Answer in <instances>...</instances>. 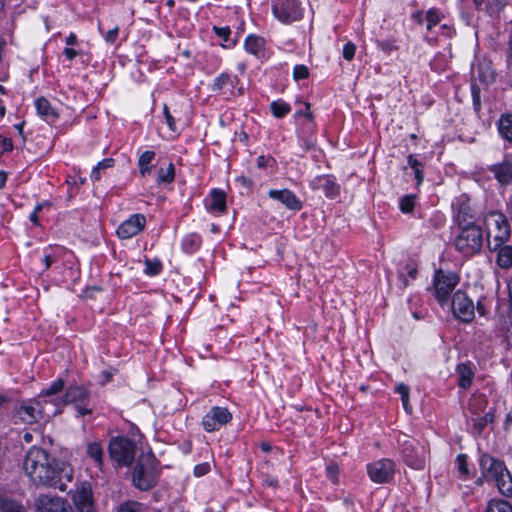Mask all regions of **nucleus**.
Listing matches in <instances>:
<instances>
[{"label":"nucleus","instance_id":"nucleus-1","mask_svg":"<svg viewBox=\"0 0 512 512\" xmlns=\"http://www.w3.org/2000/svg\"><path fill=\"white\" fill-rule=\"evenodd\" d=\"M23 469L31 482L66 491L67 483L73 480L70 464L52 457L46 450L33 446L26 453Z\"/></svg>","mask_w":512,"mask_h":512},{"label":"nucleus","instance_id":"nucleus-2","mask_svg":"<svg viewBox=\"0 0 512 512\" xmlns=\"http://www.w3.org/2000/svg\"><path fill=\"white\" fill-rule=\"evenodd\" d=\"M479 467L481 476L476 481L478 485L484 481L494 483L502 495H512V476L503 461L483 453L479 457Z\"/></svg>","mask_w":512,"mask_h":512},{"label":"nucleus","instance_id":"nucleus-3","mask_svg":"<svg viewBox=\"0 0 512 512\" xmlns=\"http://www.w3.org/2000/svg\"><path fill=\"white\" fill-rule=\"evenodd\" d=\"M61 399L45 400L38 396L22 401L16 409V417L24 424H34L61 412Z\"/></svg>","mask_w":512,"mask_h":512},{"label":"nucleus","instance_id":"nucleus-4","mask_svg":"<svg viewBox=\"0 0 512 512\" xmlns=\"http://www.w3.org/2000/svg\"><path fill=\"white\" fill-rule=\"evenodd\" d=\"M484 224L487 231V241L489 249L505 244L510 235V224L506 216L498 211H490L485 215Z\"/></svg>","mask_w":512,"mask_h":512},{"label":"nucleus","instance_id":"nucleus-5","mask_svg":"<svg viewBox=\"0 0 512 512\" xmlns=\"http://www.w3.org/2000/svg\"><path fill=\"white\" fill-rule=\"evenodd\" d=\"M132 480L135 487L146 491L154 487L157 480L155 458L152 454L141 455L133 470Z\"/></svg>","mask_w":512,"mask_h":512},{"label":"nucleus","instance_id":"nucleus-6","mask_svg":"<svg viewBox=\"0 0 512 512\" xmlns=\"http://www.w3.org/2000/svg\"><path fill=\"white\" fill-rule=\"evenodd\" d=\"M486 407V397L483 394H473L465 409L467 421L472 422L476 433H480L493 420V414L490 411H486Z\"/></svg>","mask_w":512,"mask_h":512},{"label":"nucleus","instance_id":"nucleus-7","mask_svg":"<svg viewBox=\"0 0 512 512\" xmlns=\"http://www.w3.org/2000/svg\"><path fill=\"white\" fill-rule=\"evenodd\" d=\"M482 243V230L475 224H469L462 228L454 241L455 248L467 256L477 253Z\"/></svg>","mask_w":512,"mask_h":512},{"label":"nucleus","instance_id":"nucleus-8","mask_svg":"<svg viewBox=\"0 0 512 512\" xmlns=\"http://www.w3.org/2000/svg\"><path fill=\"white\" fill-rule=\"evenodd\" d=\"M108 449L111 459L119 467L131 465L136 455L135 442L126 437L111 438Z\"/></svg>","mask_w":512,"mask_h":512},{"label":"nucleus","instance_id":"nucleus-9","mask_svg":"<svg viewBox=\"0 0 512 512\" xmlns=\"http://www.w3.org/2000/svg\"><path fill=\"white\" fill-rule=\"evenodd\" d=\"M272 14L282 24H291L303 18L299 0H272Z\"/></svg>","mask_w":512,"mask_h":512},{"label":"nucleus","instance_id":"nucleus-10","mask_svg":"<svg viewBox=\"0 0 512 512\" xmlns=\"http://www.w3.org/2000/svg\"><path fill=\"white\" fill-rule=\"evenodd\" d=\"M366 471L373 483L387 484L394 479L396 464L392 459L382 458L368 463Z\"/></svg>","mask_w":512,"mask_h":512},{"label":"nucleus","instance_id":"nucleus-11","mask_svg":"<svg viewBox=\"0 0 512 512\" xmlns=\"http://www.w3.org/2000/svg\"><path fill=\"white\" fill-rule=\"evenodd\" d=\"M239 84L240 80L237 75L223 72L215 77L210 85V90L216 94L224 96L226 99H230L243 94V87L239 86Z\"/></svg>","mask_w":512,"mask_h":512},{"label":"nucleus","instance_id":"nucleus-12","mask_svg":"<svg viewBox=\"0 0 512 512\" xmlns=\"http://www.w3.org/2000/svg\"><path fill=\"white\" fill-rule=\"evenodd\" d=\"M402 447V455L405 463L416 470L424 468L425 465V448L414 439L399 440Z\"/></svg>","mask_w":512,"mask_h":512},{"label":"nucleus","instance_id":"nucleus-13","mask_svg":"<svg viewBox=\"0 0 512 512\" xmlns=\"http://www.w3.org/2000/svg\"><path fill=\"white\" fill-rule=\"evenodd\" d=\"M459 282V278L455 273L438 271L434 277L435 296L438 302L443 305L448 303L449 297L453 289Z\"/></svg>","mask_w":512,"mask_h":512},{"label":"nucleus","instance_id":"nucleus-14","mask_svg":"<svg viewBox=\"0 0 512 512\" xmlns=\"http://www.w3.org/2000/svg\"><path fill=\"white\" fill-rule=\"evenodd\" d=\"M232 420V414L226 407L214 406L202 418L203 429L208 432L220 430Z\"/></svg>","mask_w":512,"mask_h":512},{"label":"nucleus","instance_id":"nucleus-15","mask_svg":"<svg viewBox=\"0 0 512 512\" xmlns=\"http://www.w3.org/2000/svg\"><path fill=\"white\" fill-rule=\"evenodd\" d=\"M451 308L456 318L469 322L474 318V304L465 292L458 290L453 295Z\"/></svg>","mask_w":512,"mask_h":512},{"label":"nucleus","instance_id":"nucleus-16","mask_svg":"<svg viewBox=\"0 0 512 512\" xmlns=\"http://www.w3.org/2000/svg\"><path fill=\"white\" fill-rule=\"evenodd\" d=\"M37 512H72L69 502L58 496L40 495L35 500Z\"/></svg>","mask_w":512,"mask_h":512},{"label":"nucleus","instance_id":"nucleus-17","mask_svg":"<svg viewBox=\"0 0 512 512\" xmlns=\"http://www.w3.org/2000/svg\"><path fill=\"white\" fill-rule=\"evenodd\" d=\"M146 225L143 214L136 213L124 220L117 228V236L121 239H130L141 232Z\"/></svg>","mask_w":512,"mask_h":512},{"label":"nucleus","instance_id":"nucleus-18","mask_svg":"<svg viewBox=\"0 0 512 512\" xmlns=\"http://www.w3.org/2000/svg\"><path fill=\"white\" fill-rule=\"evenodd\" d=\"M87 399L88 392L84 387L70 386L61 399L63 401L61 409L68 403H74L80 415L89 414L91 410L84 406Z\"/></svg>","mask_w":512,"mask_h":512},{"label":"nucleus","instance_id":"nucleus-19","mask_svg":"<svg viewBox=\"0 0 512 512\" xmlns=\"http://www.w3.org/2000/svg\"><path fill=\"white\" fill-rule=\"evenodd\" d=\"M310 187L315 191H322L330 199H335L340 195V185L330 174L315 177L311 180Z\"/></svg>","mask_w":512,"mask_h":512},{"label":"nucleus","instance_id":"nucleus-20","mask_svg":"<svg viewBox=\"0 0 512 512\" xmlns=\"http://www.w3.org/2000/svg\"><path fill=\"white\" fill-rule=\"evenodd\" d=\"M72 498L79 512H94L92 490L88 483H81L77 486Z\"/></svg>","mask_w":512,"mask_h":512},{"label":"nucleus","instance_id":"nucleus-21","mask_svg":"<svg viewBox=\"0 0 512 512\" xmlns=\"http://www.w3.org/2000/svg\"><path fill=\"white\" fill-rule=\"evenodd\" d=\"M226 193L218 188H213L204 199L206 210L214 215L220 216L226 212Z\"/></svg>","mask_w":512,"mask_h":512},{"label":"nucleus","instance_id":"nucleus-22","mask_svg":"<svg viewBox=\"0 0 512 512\" xmlns=\"http://www.w3.org/2000/svg\"><path fill=\"white\" fill-rule=\"evenodd\" d=\"M268 197L279 201L287 209L295 212L300 211L303 207L302 201L289 189H271L268 191Z\"/></svg>","mask_w":512,"mask_h":512},{"label":"nucleus","instance_id":"nucleus-23","mask_svg":"<svg viewBox=\"0 0 512 512\" xmlns=\"http://www.w3.org/2000/svg\"><path fill=\"white\" fill-rule=\"evenodd\" d=\"M266 41L263 37L250 34L245 38L244 49L247 53L261 58L265 54Z\"/></svg>","mask_w":512,"mask_h":512},{"label":"nucleus","instance_id":"nucleus-24","mask_svg":"<svg viewBox=\"0 0 512 512\" xmlns=\"http://www.w3.org/2000/svg\"><path fill=\"white\" fill-rule=\"evenodd\" d=\"M35 107H36L37 113L42 118H44V120L48 123H53L58 117L56 110L51 106L50 102L45 98H38L35 101Z\"/></svg>","mask_w":512,"mask_h":512},{"label":"nucleus","instance_id":"nucleus-25","mask_svg":"<svg viewBox=\"0 0 512 512\" xmlns=\"http://www.w3.org/2000/svg\"><path fill=\"white\" fill-rule=\"evenodd\" d=\"M86 453L101 471L104 462V450L100 442L92 441L87 443Z\"/></svg>","mask_w":512,"mask_h":512},{"label":"nucleus","instance_id":"nucleus-26","mask_svg":"<svg viewBox=\"0 0 512 512\" xmlns=\"http://www.w3.org/2000/svg\"><path fill=\"white\" fill-rule=\"evenodd\" d=\"M418 268L415 262L409 261L404 267L398 270V277L401 282V288H406L409 285V279H416Z\"/></svg>","mask_w":512,"mask_h":512},{"label":"nucleus","instance_id":"nucleus-27","mask_svg":"<svg viewBox=\"0 0 512 512\" xmlns=\"http://www.w3.org/2000/svg\"><path fill=\"white\" fill-rule=\"evenodd\" d=\"M202 243L201 236L197 233H189L185 235L181 241V248L186 254L196 253Z\"/></svg>","mask_w":512,"mask_h":512},{"label":"nucleus","instance_id":"nucleus-28","mask_svg":"<svg viewBox=\"0 0 512 512\" xmlns=\"http://www.w3.org/2000/svg\"><path fill=\"white\" fill-rule=\"evenodd\" d=\"M155 158V152L152 150H146L139 155L138 158V169L141 176L145 177L150 175L152 172V162Z\"/></svg>","mask_w":512,"mask_h":512},{"label":"nucleus","instance_id":"nucleus-29","mask_svg":"<svg viewBox=\"0 0 512 512\" xmlns=\"http://www.w3.org/2000/svg\"><path fill=\"white\" fill-rule=\"evenodd\" d=\"M498 131L501 137L512 143V114L501 115L497 123Z\"/></svg>","mask_w":512,"mask_h":512},{"label":"nucleus","instance_id":"nucleus-30","mask_svg":"<svg viewBox=\"0 0 512 512\" xmlns=\"http://www.w3.org/2000/svg\"><path fill=\"white\" fill-rule=\"evenodd\" d=\"M496 263L503 269H508L512 266V246L502 244L497 247Z\"/></svg>","mask_w":512,"mask_h":512},{"label":"nucleus","instance_id":"nucleus-31","mask_svg":"<svg viewBox=\"0 0 512 512\" xmlns=\"http://www.w3.org/2000/svg\"><path fill=\"white\" fill-rule=\"evenodd\" d=\"M492 171L501 184H508L512 181V164L502 163L495 165Z\"/></svg>","mask_w":512,"mask_h":512},{"label":"nucleus","instance_id":"nucleus-32","mask_svg":"<svg viewBox=\"0 0 512 512\" xmlns=\"http://www.w3.org/2000/svg\"><path fill=\"white\" fill-rule=\"evenodd\" d=\"M63 388L64 381L58 378L53 381L47 389L42 391L38 397L45 400L62 399V396H59L58 394L63 390Z\"/></svg>","mask_w":512,"mask_h":512},{"label":"nucleus","instance_id":"nucleus-33","mask_svg":"<svg viewBox=\"0 0 512 512\" xmlns=\"http://www.w3.org/2000/svg\"><path fill=\"white\" fill-rule=\"evenodd\" d=\"M457 373L459 386L463 389L469 388L474 378V372L471 367L468 364H460L457 367Z\"/></svg>","mask_w":512,"mask_h":512},{"label":"nucleus","instance_id":"nucleus-34","mask_svg":"<svg viewBox=\"0 0 512 512\" xmlns=\"http://www.w3.org/2000/svg\"><path fill=\"white\" fill-rule=\"evenodd\" d=\"M270 109L276 118H283L291 111L290 105L282 100L273 101L270 104Z\"/></svg>","mask_w":512,"mask_h":512},{"label":"nucleus","instance_id":"nucleus-35","mask_svg":"<svg viewBox=\"0 0 512 512\" xmlns=\"http://www.w3.org/2000/svg\"><path fill=\"white\" fill-rule=\"evenodd\" d=\"M442 18L443 15L438 9H429L425 14L426 29L431 31L437 24L441 22Z\"/></svg>","mask_w":512,"mask_h":512},{"label":"nucleus","instance_id":"nucleus-36","mask_svg":"<svg viewBox=\"0 0 512 512\" xmlns=\"http://www.w3.org/2000/svg\"><path fill=\"white\" fill-rule=\"evenodd\" d=\"M0 512H27L19 503L0 497Z\"/></svg>","mask_w":512,"mask_h":512},{"label":"nucleus","instance_id":"nucleus-37","mask_svg":"<svg viewBox=\"0 0 512 512\" xmlns=\"http://www.w3.org/2000/svg\"><path fill=\"white\" fill-rule=\"evenodd\" d=\"M175 178V168L172 163H169L166 169H159L158 171V183L159 184H169L173 182Z\"/></svg>","mask_w":512,"mask_h":512},{"label":"nucleus","instance_id":"nucleus-38","mask_svg":"<svg viewBox=\"0 0 512 512\" xmlns=\"http://www.w3.org/2000/svg\"><path fill=\"white\" fill-rule=\"evenodd\" d=\"M486 512H512V506L504 500L489 501Z\"/></svg>","mask_w":512,"mask_h":512},{"label":"nucleus","instance_id":"nucleus-39","mask_svg":"<svg viewBox=\"0 0 512 512\" xmlns=\"http://www.w3.org/2000/svg\"><path fill=\"white\" fill-rule=\"evenodd\" d=\"M416 203V196L405 195L399 200V209L404 214H409L413 211Z\"/></svg>","mask_w":512,"mask_h":512},{"label":"nucleus","instance_id":"nucleus-40","mask_svg":"<svg viewBox=\"0 0 512 512\" xmlns=\"http://www.w3.org/2000/svg\"><path fill=\"white\" fill-rule=\"evenodd\" d=\"M395 391L401 396V400H402L404 409L407 412L410 411V408H409V391H410V389H409V387L407 385H405L404 383H399L396 386Z\"/></svg>","mask_w":512,"mask_h":512},{"label":"nucleus","instance_id":"nucleus-41","mask_svg":"<svg viewBox=\"0 0 512 512\" xmlns=\"http://www.w3.org/2000/svg\"><path fill=\"white\" fill-rule=\"evenodd\" d=\"M117 512H143V509L139 502L128 500L119 505Z\"/></svg>","mask_w":512,"mask_h":512},{"label":"nucleus","instance_id":"nucleus-42","mask_svg":"<svg viewBox=\"0 0 512 512\" xmlns=\"http://www.w3.org/2000/svg\"><path fill=\"white\" fill-rule=\"evenodd\" d=\"M162 270V264L159 260H146L145 273L150 276L158 275Z\"/></svg>","mask_w":512,"mask_h":512},{"label":"nucleus","instance_id":"nucleus-43","mask_svg":"<svg viewBox=\"0 0 512 512\" xmlns=\"http://www.w3.org/2000/svg\"><path fill=\"white\" fill-rule=\"evenodd\" d=\"M456 464L460 475L463 476L464 478H467L470 475L467 463V456L465 454H459L456 458Z\"/></svg>","mask_w":512,"mask_h":512},{"label":"nucleus","instance_id":"nucleus-44","mask_svg":"<svg viewBox=\"0 0 512 512\" xmlns=\"http://www.w3.org/2000/svg\"><path fill=\"white\" fill-rule=\"evenodd\" d=\"M326 476L334 484L338 483L339 467L335 463L326 466Z\"/></svg>","mask_w":512,"mask_h":512},{"label":"nucleus","instance_id":"nucleus-45","mask_svg":"<svg viewBox=\"0 0 512 512\" xmlns=\"http://www.w3.org/2000/svg\"><path fill=\"white\" fill-rule=\"evenodd\" d=\"M309 71L305 65H296L293 69V77L296 81L308 78Z\"/></svg>","mask_w":512,"mask_h":512},{"label":"nucleus","instance_id":"nucleus-46","mask_svg":"<svg viewBox=\"0 0 512 512\" xmlns=\"http://www.w3.org/2000/svg\"><path fill=\"white\" fill-rule=\"evenodd\" d=\"M356 52V46L352 42H347L343 47V58L347 61H351Z\"/></svg>","mask_w":512,"mask_h":512},{"label":"nucleus","instance_id":"nucleus-47","mask_svg":"<svg viewBox=\"0 0 512 512\" xmlns=\"http://www.w3.org/2000/svg\"><path fill=\"white\" fill-rule=\"evenodd\" d=\"M163 115L165 117L166 123L171 131H176V121L175 118L170 114L169 108L166 104L163 106Z\"/></svg>","mask_w":512,"mask_h":512},{"label":"nucleus","instance_id":"nucleus-48","mask_svg":"<svg viewBox=\"0 0 512 512\" xmlns=\"http://www.w3.org/2000/svg\"><path fill=\"white\" fill-rule=\"evenodd\" d=\"M256 162L259 168H267L271 167L275 163V160L270 156L260 155Z\"/></svg>","mask_w":512,"mask_h":512},{"label":"nucleus","instance_id":"nucleus-49","mask_svg":"<svg viewBox=\"0 0 512 512\" xmlns=\"http://www.w3.org/2000/svg\"><path fill=\"white\" fill-rule=\"evenodd\" d=\"M57 261L56 252L47 253L45 250V254L42 258V263L45 266V270L49 269L53 263Z\"/></svg>","mask_w":512,"mask_h":512},{"label":"nucleus","instance_id":"nucleus-50","mask_svg":"<svg viewBox=\"0 0 512 512\" xmlns=\"http://www.w3.org/2000/svg\"><path fill=\"white\" fill-rule=\"evenodd\" d=\"M210 471L209 463H201L194 467V475L197 477H201L206 475Z\"/></svg>","mask_w":512,"mask_h":512},{"label":"nucleus","instance_id":"nucleus-51","mask_svg":"<svg viewBox=\"0 0 512 512\" xmlns=\"http://www.w3.org/2000/svg\"><path fill=\"white\" fill-rule=\"evenodd\" d=\"M377 47L386 54H390L396 49V46L390 41H377Z\"/></svg>","mask_w":512,"mask_h":512},{"label":"nucleus","instance_id":"nucleus-52","mask_svg":"<svg viewBox=\"0 0 512 512\" xmlns=\"http://www.w3.org/2000/svg\"><path fill=\"white\" fill-rule=\"evenodd\" d=\"M118 34H119V29L118 27H114L113 29L107 31L105 34H104V39L107 43H114L118 37Z\"/></svg>","mask_w":512,"mask_h":512},{"label":"nucleus","instance_id":"nucleus-53","mask_svg":"<svg viewBox=\"0 0 512 512\" xmlns=\"http://www.w3.org/2000/svg\"><path fill=\"white\" fill-rule=\"evenodd\" d=\"M0 146L4 152L11 151L13 148L11 139L4 136H0Z\"/></svg>","mask_w":512,"mask_h":512},{"label":"nucleus","instance_id":"nucleus-54","mask_svg":"<svg viewBox=\"0 0 512 512\" xmlns=\"http://www.w3.org/2000/svg\"><path fill=\"white\" fill-rule=\"evenodd\" d=\"M63 54L67 60L72 61L76 56L80 55V51L75 50L72 47H66L63 50Z\"/></svg>","mask_w":512,"mask_h":512},{"label":"nucleus","instance_id":"nucleus-55","mask_svg":"<svg viewBox=\"0 0 512 512\" xmlns=\"http://www.w3.org/2000/svg\"><path fill=\"white\" fill-rule=\"evenodd\" d=\"M215 31L217 33V35L221 38H223V40L225 42L228 41V37L231 33L230 29L228 27H223V28H215Z\"/></svg>","mask_w":512,"mask_h":512},{"label":"nucleus","instance_id":"nucleus-56","mask_svg":"<svg viewBox=\"0 0 512 512\" xmlns=\"http://www.w3.org/2000/svg\"><path fill=\"white\" fill-rule=\"evenodd\" d=\"M114 159L112 158H106L100 161L96 166H98V169L104 170L107 168H110L114 165Z\"/></svg>","mask_w":512,"mask_h":512},{"label":"nucleus","instance_id":"nucleus-57","mask_svg":"<svg viewBox=\"0 0 512 512\" xmlns=\"http://www.w3.org/2000/svg\"><path fill=\"white\" fill-rule=\"evenodd\" d=\"M41 209H42V205L41 204L36 205V207L34 208L33 212L29 216L30 221L33 222L35 225L39 224L38 212Z\"/></svg>","mask_w":512,"mask_h":512},{"label":"nucleus","instance_id":"nucleus-58","mask_svg":"<svg viewBox=\"0 0 512 512\" xmlns=\"http://www.w3.org/2000/svg\"><path fill=\"white\" fill-rule=\"evenodd\" d=\"M297 115H303L304 117L307 118L308 120V125L310 128H313L314 127V124H313V117H312V114L311 112L309 111V104H306V111L301 113V112H298Z\"/></svg>","mask_w":512,"mask_h":512},{"label":"nucleus","instance_id":"nucleus-59","mask_svg":"<svg viewBox=\"0 0 512 512\" xmlns=\"http://www.w3.org/2000/svg\"><path fill=\"white\" fill-rule=\"evenodd\" d=\"M408 165L410 166V168L412 170H415L417 168H422V164L413 155H409Z\"/></svg>","mask_w":512,"mask_h":512},{"label":"nucleus","instance_id":"nucleus-60","mask_svg":"<svg viewBox=\"0 0 512 512\" xmlns=\"http://www.w3.org/2000/svg\"><path fill=\"white\" fill-rule=\"evenodd\" d=\"M65 43L68 47L70 46H75L78 44V38L76 36V34L74 33H70L66 38H65Z\"/></svg>","mask_w":512,"mask_h":512},{"label":"nucleus","instance_id":"nucleus-61","mask_svg":"<svg viewBox=\"0 0 512 512\" xmlns=\"http://www.w3.org/2000/svg\"><path fill=\"white\" fill-rule=\"evenodd\" d=\"M90 178L93 182L99 181L101 179V169H98V166L93 168Z\"/></svg>","mask_w":512,"mask_h":512},{"label":"nucleus","instance_id":"nucleus-62","mask_svg":"<svg viewBox=\"0 0 512 512\" xmlns=\"http://www.w3.org/2000/svg\"><path fill=\"white\" fill-rule=\"evenodd\" d=\"M509 290V308H508V318L512 322V284L508 285Z\"/></svg>","mask_w":512,"mask_h":512},{"label":"nucleus","instance_id":"nucleus-63","mask_svg":"<svg viewBox=\"0 0 512 512\" xmlns=\"http://www.w3.org/2000/svg\"><path fill=\"white\" fill-rule=\"evenodd\" d=\"M414 171V175H415V179H416V183L417 185H420L423 181V178H424V175H423V172H422V168H417Z\"/></svg>","mask_w":512,"mask_h":512},{"label":"nucleus","instance_id":"nucleus-64","mask_svg":"<svg viewBox=\"0 0 512 512\" xmlns=\"http://www.w3.org/2000/svg\"><path fill=\"white\" fill-rule=\"evenodd\" d=\"M413 18L415 21H417L419 24H422L423 23V20H424V16H423V12L421 11H418L416 13L413 14Z\"/></svg>","mask_w":512,"mask_h":512}]
</instances>
